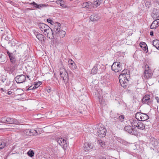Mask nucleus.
<instances>
[{"instance_id": "f257e3e1", "label": "nucleus", "mask_w": 159, "mask_h": 159, "mask_svg": "<svg viewBox=\"0 0 159 159\" xmlns=\"http://www.w3.org/2000/svg\"><path fill=\"white\" fill-rule=\"evenodd\" d=\"M0 122L5 124H19L20 122L17 119L7 116H4L1 118Z\"/></svg>"}, {"instance_id": "f03ea898", "label": "nucleus", "mask_w": 159, "mask_h": 159, "mask_svg": "<svg viewBox=\"0 0 159 159\" xmlns=\"http://www.w3.org/2000/svg\"><path fill=\"white\" fill-rule=\"evenodd\" d=\"M93 128L95 129H97L98 135L101 137L105 136L106 134V129L103 127L100 126L99 125H96L93 126Z\"/></svg>"}, {"instance_id": "7ed1b4c3", "label": "nucleus", "mask_w": 159, "mask_h": 159, "mask_svg": "<svg viewBox=\"0 0 159 159\" xmlns=\"http://www.w3.org/2000/svg\"><path fill=\"white\" fill-rule=\"evenodd\" d=\"M60 75L61 77L62 78L64 82L66 84L69 80L68 75L66 70L63 68H61Z\"/></svg>"}, {"instance_id": "20e7f679", "label": "nucleus", "mask_w": 159, "mask_h": 159, "mask_svg": "<svg viewBox=\"0 0 159 159\" xmlns=\"http://www.w3.org/2000/svg\"><path fill=\"white\" fill-rule=\"evenodd\" d=\"M152 71L148 65H146L145 66V71L143 75V78L147 79L151 77L152 75Z\"/></svg>"}, {"instance_id": "39448f33", "label": "nucleus", "mask_w": 159, "mask_h": 159, "mask_svg": "<svg viewBox=\"0 0 159 159\" xmlns=\"http://www.w3.org/2000/svg\"><path fill=\"white\" fill-rule=\"evenodd\" d=\"M135 117L140 121H144L149 118L148 116L145 113H142L140 112H137L135 115Z\"/></svg>"}, {"instance_id": "423d86ee", "label": "nucleus", "mask_w": 159, "mask_h": 159, "mask_svg": "<svg viewBox=\"0 0 159 159\" xmlns=\"http://www.w3.org/2000/svg\"><path fill=\"white\" fill-rule=\"evenodd\" d=\"M129 77L124 76L122 75H120L119 79L120 83L121 85L123 87H125L127 86L129 82L128 80Z\"/></svg>"}, {"instance_id": "0eeeda50", "label": "nucleus", "mask_w": 159, "mask_h": 159, "mask_svg": "<svg viewBox=\"0 0 159 159\" xmlns=\"http://www.w3.org/2000/svg\"><path fill=\"white\" fill-rule=\"evenodd\" d=\"M111 69L116 72L121 71L122 69V65L120 62H115L111 66Z\"/></svg>"}, {"instance_id": "6e6552de", "label": "nucleus", "mask_w": 159, "mask_h": 159, "mask_svg": "<svg viewBox=\"0 0 159 159\" xmlns=\"http://www.w3.org/2000/svg\"><path fill=\"white\" fill-rule=\"evenodd\" d=\"M25 134L30 136L37 135L38 134L37 131L35 129H27L24 131Z\"/></svg>"}, {"instance_id": "1a4fd4ad", "label": "nucleus", "mask_w": 159, "mask_h": 159, "mask_svg": "<svg viewBox=\"0 0 159 159\" xmlns=\"http://www.w3.org/2000/svg\"><path fill=\"white\" fill-rule=\"evenodd\" d=\"M125 130L129 133L132 135H136L138 134L137 131L135 130L133 128H132L131 126H126L125 127Z\"/></svg>"}, {"instance_id": "9d476101", "label": "nucleus", "mask_w": 159, "mask_h": 159, "mask_svg": "<svg viewBox=\"0 0 159 159\" xmlns=\"http://www.w3.org/2000/svg\"><path fill=\"white\" fill-rule=\"evenodd\" d=\"M57 142L64 150L66 149L67 146L66 141L64 139L59 138L58 139Z\"/></svg>"}, {"instance_id": "9b49d317", "label": "nucleus", "mask_w": 159, "mask_h": 159, "mask_svg": "<svg viewBox=\"0 0 159 159\" xmlns=\"http://www.w3.org/2000/svg\"><path fill=\"white\" fill-rule=\"evenodd\" d=\"M25 75H17L15 78V80L17 83L20 84L23 83L25 80Z\"/></svg>"}, {"instance_id": "f8f14e48", "label": "nucleus", "mask_w": 159, "mask_h": 159, "mask_svg": "<svg viewBox=\"0 0 159 159\" xmlns=\"http://www.w3.org/2000/svg\"><path fill=\"white\" fill-rule=\"evenodd\" d=\"M142 101L143 103L148 105H150L151 103V100L150 99L149 96L148 95H145L143 97Z\"/></svg>"}, {"instance_id": "ddd939ff", "label": "nucleus", "mask_w": 159, "mask_h": 159, "mask_svg": "<svg viewBox=\"0 0 159 159\" xmlns=\"http://www.w3.org/2000/svg\"><path fill=\"white\" fill-rule=\"evenodd\" d=\"M152 16L154 19H158L159 18V10L154 8Z\"/></svg>"}, {"instance_id": "4468645a", "label": "nucleus", "mask_w": 159, "mask_h": 159, "mask_svg": "<svg viewBox=\"0 0 159 159\" xmlns=\"http://www.w3.org/2000/svg\"><path fill=\"white\" fill-rule=\"evenodd\" d=\"M159 26V19L154 21L150 26L151 29H155Z\"/></svg>"}, {"instance_id": "2eb2a0df", "label": "nucleus", "mask_w": 159, "mask_h": 159, "mask_svg": "<svg viewBox=\"0 0 159 159\" xmlns=\"http://www.w3.org/2000/svg\"><path fill=\"white\" fill-rule=\"evenodd\" d=\"M93 148L91 144L85 143L84 144V149L86 152L89 151Z\"/></svg>"}, {"instance_id": "dca6fc26", "label": "nucleus", "mask_w": 159, "mask_h": 159, "mask_svg": "<svg viewBox=\"0 0 159 159\" xmlns=\"http://www.w3.org/2000/svg\"><path fill=\"white\" fill-rule=\"evenodd\" d=\"M102 0H94L93 3H92V7H97L102 3Z\"/></svg>"}, {"instance_id": "f3484780", "label": "nucleus", "mask_w": 159, "mask_h": 159, "mask_svg": "<svg viewBox=\"0 0 159 159\" xmlns=\"http://www.w3.org/2000/svg\"><path fill=\"white\" fill-rule=\"evenodd\" d=\"M39 25L40 30L42 31H43V32L46 30H47L48 27L49 26L48 25L43 23H40L39 24Z\"/></svg>"}, {"instance_id": "a211bd4d", "label": "nucleus", "mask_w": 159, "mask_h": 159, "mask_svg": "<svg viewBox=\"0 0 159 159\" xmlns=\"http://www.w3.org/2000/svg\"><path fill=\"white\" fill-rule=\"evenodd\" d=\"M61 25L58 22H56L54 25L53 30L55 33H56L59 32V30H60Z\"/></svg>"}, {"instance_id": "6ab92c4d", "label": "nucleus", "mask_w": 159, "mask_h": 159, "mask_svg": "<svg viewBox=\"0 0 159 159\" xmlns=\"http://www.w3.org/2000/svg\"><path fill=\"white\" fill-rule=\"evenodd\" d=\"M10 143L8 139H6L1 142L0 143V149L3 148L5 146L8 145Z\"/></svg>"}, {"instance_id": "aec40b11", "label": "nucleus", "mask_w": 159, "mask_h": 159, "mask_svg": "<svg viewBox=\"0 0 159 159\" xmlns=\"http://www.w3.org/2000/svg\"><path fill=\"white\" fill-rule=\"evenodd\" d=\"M68 65L70 68L72 69H75L77 68V66L73 61L71 59L69 60L68 61Z\"/></svg>"}, {"instance_id": "412c9836", "label": "nucleus", "mask_w": 159, "mask_h": 159, "mask_svg": "<svg viewBox=\"0 0 159 159\" xmlns=\"http://www.w3.org/2000/svg\"><path fill=\"white\" fill-rule=\"evenodd\" d=\"M81 7L83 8L91 9L92 8V3L89 2H84L81 4Z\"/></svg>"}, {"instance_id": "4be33fe9", "label": "nucleus", "mask_w": 159, "mask_h": 159, "mask_svg": "<svg viewBox=\"0 0 159 159\" xmlns=\"http://www.w3.org/2000/svg\"><path fill=\"white\" fill-rule=\"evenodd\" d=\"M18 64L11 63L9 66L8 70L11 71H13L15 70Z\"/></svg>"}, {"instance_id": "5701e85b", "label": "nucleus", "mask_w": 159, "mask_h": 159, "mask_svg": "<svg viewBox=\"0 0 159 159\" xmlns=\"http://www.w3.org/2000/svg\"><path fill=\"white\" fill-rule=\"evenodd\" d=\"M59 32L56 33V35L57 36H60L61 37L63 38L66 34V32L61 30H60Z\"/></svg>"}, {"instance_id": "b1692460", "label": "nucleus", "mask_w": 159, "mask_h": 159, "mask_svg": "<svg viewBox=\"0 0 159 159\" xmlns=\"http://www.w3.org/2000/svg\"><path fill=\"white\" fill-rule=\"evenodd\" d=\"M129 71L127 69H125L122 71V73L120 75H122L124 76L129 77Z\"/></svg>"}, {"instance_id": "393cba45", "label": "nucleus", "mask_w": 159, "mask_h": 159, "mask_svg": "<svg viewBox=\"0 0 159 159\" xmlns=\"http://www.w3.org/2000/svg\"><path fill=\"white\" fill-rule=\"evenodd\" d=\"M99 19V17L98 15H92L90 17V19L92 21H94L97 20Z\"/></svg>"}, {"instance_id": "a878e982", "label": "nucleus", "mask_w": 159, "mask_h": 159, "mask_svg": "<svg viewBox=\"0 0 159 159\" xmlns=\"http://www.w3.org/2000/svg\"><path fill=\"white\" fill-rule=\"evenodd\" d=\"M140 121L138 119H134L131 121V124L132 126L136 127H137Z\"/></svg>"}, {"instance_id": "bb28decb", "label": "nucleus", "mask_w": 159, "mask_h": 159, "mask_svg": "<svg viewBox=\"0 0 159 159\" xmlns=\"http://www.w3.org/2000/svg\"><path fill=\"white\" fill-rule=\"evenodd\" d=\"M100 67V66L97 64L95 65L94 67L92 69L91 72L92 74H95L97 72L98 68Z\"/></svg>"}, {"instance_id": "cd10ccee", "label": "nucleus", "mask_w": 159, "mask_h": 159, "mask_svg": "<svg viewBox=\"0 0 159 159\" xmlns=\"http://www.w3.org/2000/svg\"><path fill=\"white\" fill-rule=\"evenodd\" d=\"M152 44L157 49H159V40L156 39L153 40Z\"/></svg>"}, {"instance_id": "c85d7f7f", "label": "nucleus", "mask_w": 159, "mask_h": 159, "mask_svg": "<svg viewBox=\"0 0 159 159\" xmlns=\"http://www.w3.org/2000/svg\"><path fill=\"white\" fill-rule=\"evenodd\" d=\"M46 35L50 39H52L54 37L53 32L52 31V30H50V31Z\"/></svg>"}, {"instance_id": "c756f323", "label": "nucleus", "mask_w": 159, "mask_h": 159, "mask_svg": "<svg viewBox=\"0 0 159 159\" xmlns=\"http://www.w3.org/2000/svg\"><path fill=\"white\" fill-rule=\"evenodd\" d=\"M9 58L11 63H14V64L15 63L18 64L16 59L15 57V56L14 55Z\"/></svg>"}, {"instance_id": "7c9ffc66", "label": "nucleus", "mask_w": 159, "mask_h": 159, "mask_svg": "<svg viewBox=\"0 0 159 159\" xmlns=\"http://www.w3.org/2000/svg\"><path fill=\"white\" fill-rule=\"evenodd\" d=\"M139 129H143L145 128V126L143 124L141 121H139V122L137 127Z\"/></svg>"}, {"instance_id": "2f4dec72", "label": "nucleus", "mask_w": 159, "mask_h": 159, "mask_svg": "<svg viewBox=\"0 0 159 159\" xmlns=\"http://www.w3.org/2000/svg\"><path fill=\"white\" fill-rule=\"evenodd\" d=\"M37 38L40 41H42L43 40V35L42 34H38L36 35Z\"/></svg>"}, {"instance_id": "473e14b6", "label": "nucleus", "mask_w": 159, "mask_h": 159, "mask_svg": "<svg viewBox=\"0 0 159 159\" xmlns=\"http://www.w3.org/2000/svg\"><path fill=\"white\" fill-rule=\"evenodd\" d=\"M113 121L114 122V123L113 124V127L115 129H116V128H119V126H120V125L118 123V121Z\"/></svg>"}, {"instance_id": "72a5a7b5", "label": "nucleus", "mask_w": 159, "mask_h": 159, "mask_svg": "<svg viewBox=\"0 0 159 159\" xmlns=\"http://www.w3.org/2000/svg\"><path fill=\"white\" fill-rule=\"evenodd\" d=\"M27 154L29 156L31 157H32L34 156V151L31 149L30 150L27 152Z\"/></svg>"}, {"instance_id": "f704fd0d", "label": "nucleus", "mask_w": 159, "mask_h": 159, "mask_svg": "<svg viewBox=\"0 0 159 159\" xmlns=\"http://www.w3.org/2000/svg\"><path fill=\"white\" fill-rule=\"evenodd\" d=\"M52 30V29L49 26H48L47 30H46L43 33L45 35H46L47 34H48V33H49L50 31V30Z\"/></svg>"}, {"instance_id": "c9c22d12", "label": "nucleus", "mask_w": 159, "mask_h": 159, "mask_svg": "<svg viewBox=\"0 0 159 159\" xmlns=\"http://www.w3.org/2000/svg\"><path fill=\"white\" fill-rule=\"evenodd\" d=\"M98 143L100 144L101 146L103 147L105 145L104 142L101 140H99L98 141Z\"/></svg>"}, {"instance_id": "e433bc0d", "label": "nucleus", "mask_w": 159, "mask_h": 159, "mask_svg": "<svg viewBox=\"0 0 159 159\" xmlns=\"http://www.w3.org/2000/svg\"><path fill=\"white\" fill-rule=\"evenodd\" d=\"M48 5H46L45 4H40L39 5V8L38 9H39L40 8H42L43 7H47V6H48Z\"/></svg>"}, {"instance_id": "4c0bfd02", "label": "nucleus", "mask_w": 159, "mask_h": 159, "mask_svg": "<svg viewBox=\"0 0 159 159\" xmlns=\"http://www.w3.org/2000/svg\"><path fill=\"white\" fill-rule=\"evenodd\" d=\"M98 98L99 103L101 104L103 102L102 97L101 96H99Z\"/></svg>"}, {"instance_id": "58836bf2", "label": "nucleus", "mask_w": 159, "mask_h": 159, "mask_svg": "<svg viewBox=\"0 0 159 159\" xmlns=\"http://www.w3.org/2000/svg\"><path fill=\"white\" fill-rule=\"evenodd\" d=\"M124 117L123 115L120 116L119 117V119L121 122H122L124 120Z\"/></svg>"}, {"instance_id": "ea45409f", "label": "nucleus", "mask_w": 159, "mask_h": 159, "mask_svg": "<svg viewBox=\"0 0 159 159\" xmlns=\"http://www.w3.org/2000/svg\"><path fill=\"white\" fill-rule=\"evenodd\" d=\"M7 52L9 58L13 55V54L12 53H10L8 51H7Z\"/></svg>"}, {"instance_id": "a19ab883", "label": "nucleus", "mask_w": 159, "mask_h": 159, "mask_svg": "<svg viewBox=\"0 0 159 159\" xmlns=\"http://www.w3.org/2000/svg\"><path fill=\"white\" fill-rule=\"evenodd\" d=\"M140 45L142 48H143L146 47V44H145V43H141L140 44Z\"/></svg>"}, {"instance_id": "79ce46f5", "label": "nucleus", "mask_w": 159, "mask_h": 159, "mask_svg": "<svg viewBox=\"0 0 159 159\" xmlns=\"http://www.w3.org/2000/svg\"><path fill=\"white\" fill-rule=\"evenodd\" d=\"M56 2L57 4L59 5L60 3L64 2L62 0H57Z\"/></svg>"}, {"instance_id": "37998d69", "label": "nucleus", "mask_w": 159, "mask_h": 159, "mask_svg": "<svg viewBox=\"0 0 159 159\" xmlns=\"http://www.w3.org/2000/svg\"><path fill=\"white\" fill-rule=\"evenodd\" d=\"M47 21L48 22V23H51V24H52V22H53V21H52V20L50 19V18H49V19H48L47 20Z\"/></svg>"}, {"instance_id": "c03bdc74", "label": "nucleus", "mask_w": 159, "mask_h": 159, "mask_svg": "<svg viewBox=\"0 0 159 159\" xmlns=\"http://www.w3.org/2000/svg\"><path fill=\"white\" fill-rule=\"evenodd\" d=\"M34 6L35 7H36V8H39V5L37 4L35 2V3H34Z\"/></svg>"}, {"instance_id": "a18cd8bd", "label": "nucleus", "mask_w": 159, "mask_h": 159, "mask_svg": "<svg viewBox=\"0 0 159 159\" xmlns=\"http://www.w3.org/2000/svg\"><path fill=\"white\" fill-rule=\"evenodd\" d=\"M47 91L48 93H50L51 92V90L49 88H47Z\"/></svg>"}, {"instance_id": "49530a36", "label": "nucleus", "mask_w": 159, "mask_h": 159, "mask_svg": "<svg viewBox=\"0 0 159 159\" xmlns=\"http://www.w3.org/2000/svg\"><path fill=\"white\" fill-rule=\"evenodd\" d=\"M32 86H31L30 87H29L28 89V90H32L33 89V88H34Z\"/></svg>"}, {"instance_id": "de8ad7c7", "label": "nucleus", "mask_w": 159, "mask_h": 159, "mask_svg": "<svg viewBox=\"0 0 159 159\" xmlns=\"http://www.w3.org/2000/svg\"><path fill=\"white\" fill-rule=\"evenodd\" d=\"M39 85H38L37 84H35L34 85L35 88H37L38 87H39Z\"/></svg>"}, {"instance_id": "09e8293b", "label": "nucleus", "mask_w": 159, "mask_h": 159, "mask_svg": "<svg viewBox=\"0 0 159 159\" xmlns=\"http://www.w3.org/2000/svg\"><path fill=\"white\" fill-rule=\"evenodd\" d=\"M61 6L62 7H66V5L63 4V3L61 5Z\"/></svg>"}, {"instance_id": "8fccbe9b", "label": "nucleus", "mask_w": 159, "mask_h": 159, "mask_svg": "<svg viewBox=\"0 0 159 159\" xmlns=\"http://www.w3.org/2000/svg\"><path fill=\"white\" fill-rule=\"evenodd\" d=\"M156 99L157 101V102L158 103H159V98L158 97H157L156 98Z\"/></svg>"}, {"instance_id": "3c124183", "label": "nucleus", "mask_w": 159, "mask_h": 159, "mask_svg": "<svg viewBox=\"0 0 159 159\" xmlns=\"http://www.w3.org/2000/svg\"><path fill=\"white\" fill-rule=\"evenodd\" d=\"M150 35L151 36H153V32L152 31H151L150 32Z\"/></svg>"}, {"instance_id": "603ef678", "label": "nucleus", "mask_w": 159, "mask_h": 159, "mask_svg": "<svg viewBox=\"0 0 159 159\" xmlns=\"http://www.w3.org/2000/svg\"><path fill=\"white\" fill-rule=\"evenodd\" d=\"M12 92L11 91H9L7 92V94L8 95L11 94L12 93Z\"/></svg>"}, {"instance_id": "864d4df0", "label": "nucleus", "mask_w": 159, "mask_h": 159, "mask_svg": "<svg viewBox=\"0 0 159 159\" xmlns=\"http://www.w3.org/2000/svg\"><path fill=\"white\" fill-rule=\"evenodd\" d=\"M35 2H33L30 3L29 4L31 5H32L33 6H34V3H35Z\"/></svg>"}, {"instance_id": "5fc2aeb1", "label": "nucleus", "mask_w": 159, "mask_h": 159, "mask_svg": "<svg viewBox=\"0 0 159 159\" xmlns=\"http://www.w3.org/2000/svg\"><path fill=\"white\" fill-rule=\"evenodd\" d=\"M101 159H106V158L105 157H102V158H101Z\"/></svg>"}, {"instance_id": "6e6d98bb", "label": "nucleus", "mask_w": 159, "mask_h": 159, "mask_svg": "<svg viewBox=\"0 0 159 159\" xmlns=\"http://www.w3.org/2000/svg\"><path fill=\"white\" fill-rule=\"evenodd\" d=\"M63 3V2L60 3V4L59 5H60L61 6V5H62Z\"/></svg>"}, {"instance_id": "4d7b16f0", "label": "nucleus", "mask_w": 159, "mask_h": 159, "mask_svg": "<svg viewBox=\"0 0 159 159\" xmlns=\"http://www.w3.org/2000/svg\"><path fill=\"white\" fill-rule=\"evenodd\" d=\"M33 87L34 88H33V89H36V88H35L34 85Z\"/></svg>"}, {"instance_id": "13d9d810", "label": "nucleus", "mask_w": 159, "mask_h": 159, "mask_svg": "<svg viewBox=\"0 0 159 159\" xmlns=\"http://www.w3.org/2000/svg\"><path fill=\"white\" fill-rule=\"evenodd\" d=\"M1 90H2V91H4L3 89L2 88V89H1Z\"/></svg>"}, {"instance_id": "bf43d9fd", "label": "nucleus", "mask_w": 159, "mask_h": 159, "mask_svg": "<svg viewBox=\"0 0 159 159\" xmlns=\"http://www.w3.org/2000/svg\"><path fill=\"white\" fill-rule=\"evenodd\" d=\"M110 74L111 75V74H112V73H111V72L110 73H109V74Z\"/></svg>"}]
</instances>
